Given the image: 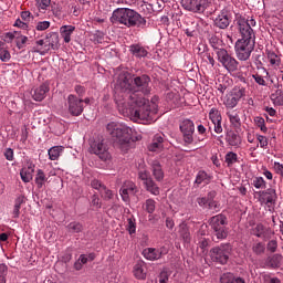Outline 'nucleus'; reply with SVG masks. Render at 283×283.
I'll return each mask as SVG.
<instances>
[{
  "label": "nucleus",
  "mask_w": 283,
  "mask_h": 283,
  "mask_svg": "<svg viewBox=\"0 0 283 283\" xmlns=\"http://www.w3.org/2000/svg\"><path fill=\"white\" fill-rule=\"evenodd\" d=\"M280 260H282V255L274 254L272 258L268 259V264L270 269H277L280 266Z\"/></svg>",
  "instance_id": "obj_41"
},
{
  "label": "nucleus",
  "mask_w": 283,
  "mask_h": 283,
  "mask_svg": "<svg viewBox=\"0 0 283 283\" xmlns=\"http://www.w3.org/2000/svg\"><path fill=\"white\" fill-rule=\"evenodd\" d=\"M65 107L71 116H81L85 109V105H83V98H78L74 94H70L67 96Z\"/></svg>",
  "instance_id": "obj_6"
},
{
  "label": "nucleus",
  "mask_w": 283,
  "mask_h": 283,
  "mask_svg": "<svg viewBox=\"0 0 283 283\" xmlns=\"http://www.w3.org/2000/svg\"><path fill=\"white\" fill-rule=\"evenodd\" d=\"M253 235H255L256 238H261V240H271V237L273 235V230L262 223H258L253 228Z\"/></svg>",
  "instance_id": "obj_16"
},
{
  "label": "nucleus",
  "mask_w": 283,
  "mask_h": 283,
  "mask_svg": "<svg viewBox=\"0 0 283 283\" xmlns=\"http://www.w3.org/2000/svg\"><path fill=\"white\" fill-rule=\"evenodd\" d=\"M48 28H50V21H41L38 22L35 30L43 32L44 30H48Z\"/></svg>",
  "instance_id": "obj_58"
},
{
  "label": "nucleus",
  "mask_w": 283,
  "mask_h": 283,
  "mask_svg": "<svg viewBox=\"0 0 283 283\" xmlns=\"http://www.w3.org/2000/svg\"><path fill=\"white\" fill-rule=\"evenodd\" d=\"M164 138L161 135H155L153 143L148 146L149 151H160L163 149Z\"/></svg>",
  "instance_id": "obj_26"
},
{
  "label": "nucleus",
  "mask_w": 283,
  "mask_h": 283,
  "mask_svg": "<svg viewBox=\"0 0 283 283\" xmlns=\"http://www.w3.org/2000/svg\"><path fill=\"white\" fill-rule=\"evenodd\" d=\"M268 60L270 61V65L273 67H280V63H282L280 56H277L273 51H268Z\"/></svg>",
  "instance_id": "obj_39"
},
{
  "label": "nucleus",
  "mask_w": 283,
  "mask_h": 283,
  "mask_svg": "<svg viewBox=\"0 0 283 283\" xmlns=\"http://www.w3.org/2000/svg\"><path fill=\"white\" fill-rule=\"evenodd\" d=\"M209 43L211 45V48H213L216 54H218V50H224L222 48H220L222 45V40H220V38H218V35H210L209 39Z\"/></svg>",
  "instance_id": "obj_37"
},
{
  "label": "nucleus",
  "mask_w": 283,
  "mask_h": 283,
  "mask_svg": "<svg viewBox=\"0 0 283 283\" xmlns=\"http://www.w3.org/2000/svg\"><path fill=\"white\" fill-rule=\"evenodd\" d=\"M10 59H12V55L6 46V42H0V61H2V63H8Z\"/></svg>",
  "instance_id": "obj_32"
},
{
  "label": "nucleus",
  "mask_w": 283,
  "mask_h": 283,
  "mask_svg": "<svg viewBox=\"0 0 283 283\" xmlns=\"http://www.w3.org/2000/svg\"><path fill=\"white\" fill-rule=\"evenodd\" d=\"M254 125L259 127V129L263 133L266 134L269 132V128L266 127V122L264 120V117L262 116H255L253 118Z\"/></svg>",
  "instance_id": "obj_38"
},
{
  "label": "nucleus",
  "mask_w": 283,
  "mask_h": 283,
  "mask_svg": "<svg viewBox=\"0 0 283 283\" xmlns=\"http://www.w3.org/2000/svg\"><path fill=\"white\" fill-rule=\"evenodd\" d=\"M106 130L112 138H115L122 145H127L132 140V134H134L132 127L120 122H109L106 125Z\"/></svg>",
  "instance_id": "obj_4"
},
{
  "label": "nucleus",
  "mask_w": 283,
  "mask_h": 283,
  "mask_svg": "<svg viewBox=\"0 0 283 283\" xmlns=\"http://www.w3.org/2000/svg\"><path fill=\"white\" fill-rule=\"evenodd\" d=\"M33 52L41 54V56H45V53L50 52V48L45 44V40H38L33 46Z\"/></svg>",
  "instance_id": "obj_27"
},
{
  "label": "nucleus",
  "mask_w": 283,
  "mask_h": 283,
  "mask_svg": "<svg viewBox=\"0 0 283 283\" xmlns=\"http://www.w3.org/2000/svg\"><path fill=\"white\" fill-rule=\"evenodd\" d=\"M48 48L49 50H57L59 49V35L54 34L50 38L48 41Z\"/></svg>",
  "instance_id": "obj_45"
},
{
  "label": "nucleus",
  "mask_w": 283,
  "mask_h": 283,
  "mask_svg": "<svg viewBox=\"0 0 283 283\" xmlns=\"http://www.w3.org/2000/svg\"><path fill=\"white\" fill-rule=\"evenodd\" d=\"M146 191L151 193L153 196H160V188L154 181V179H149L146 184H144Z\"/></svg>",
  "instance_id": "obj_29"
},
{
  "label": "nucleus",
  "mask_w": 283,
  "mask_h": 283,
  "mask_svg": "<svg viewBox=\"0 0 283 283\" xmlns=\"http://www.w3.org/2000/svg\"><path fill=\"white\" fill-rule=\"evenodd\" d=\"M179 129L182 134L184 143L186 145H193V132H196V126L191 119H184L180 123Z\"/></svg>",
  "instance_id": "obj_8"
},
{
  "label": "nucleus",
  "mask_w": 283,
  "mask_h": 283,
  "mask_svg": "<svg viewBox=\"0 0 283 283\" xmlns=\"http://www.w3.org/2000/svg\"><path fill=\"white\" fill-rule=\"evenodd\" d=\"M92 41H94L95 43H103V41H105V34H103V32L101 31H96L93 34Z\"/></svg>",
  "instance_id": "obj_56"
},
{
  "label": "nucleus",
  "mask_w": 283,
  "mask_h": 283,
  "mask_svg": "<svg viewBox=\"0 0 283 283\" xmlns=\"http://www.w3.org/2000/svg\"><path fill=\"white\" fill-rule=\"evenodd\" d=\"M178 233L184 242H191V232H189V226H187V223L181 222L179 224Z\"/></svg>",
  "instance_id": "obj_25"
},
{
  "label": "nucleus",
  "mask_w": 283,
  "mask_h": 283,
  "mask_svg": "<svg viewBox=\"0 0 283 283\" xmlns=\"http://www.w3.org/2000/svg\"><path fill=\"white\" fill-rule=\"evenodd\" d=\"M275 200H277V193L273 188L263 191L261 195V202L264 205H275Z\"/></svg>",
  "instance_id": "obj_20"
},
{
  "label": "nucleus",
  "mask_w": 283,
  "mask_h": 283,
  "mask_svg": "<svg viewBox=\"0 0 283 283\" xmlns=\"http://www.w3.org/2000/svg\"><path fill=\"white\" fill-rule=\"evenodd\" d=\"M135 193H138V187L133 181H125L119 190V196L126 205H129V196H134Z\"/></svg>",
  "instance_id": "obj_10"
},
{
  "label": "nucleus",
  "mask_w": 283,
  "mask_h": 283,
  "mask_svg": "<svg viewBox=\"0 0 283 283\" xmlns=\"http://www.w3.org/2000/svg\"><path fill=\"white\" fill-rule=\"evenodd\" d=\"M21 205H25V197L24 196H19L14 200L12 218H14L15 220L19 219V217L21 216Z\"/></svg>",
  "instance_id": "obj_24"
},
{
  "label": "nucleus",
  "mask_w": 283,
  "mask_h": 283,
  "mask_svg": "<svg viewBox=\"0 0 283 283\" xmlns=\"http://www.w3.org/2000/svg\"><path fill=\"white\" fill-rule=\"evenodd\" d=\"M91 205H92V207H95V209H101V207H102L101 198H98V196H96V195H93Z\"/></svg>",
  "instance_id": "obj_62"
},
{
  "label": "nucleus",
  "mask_w": 283,
  "mask_h": 283,
  "mask_svg": "<svg viewBox=\"0 0 283 283\" xmlns=\"http://www.w3.org/2000/svg\"><path fill=\"white\" fill-rule=\"evenodd\" d=\"M197 203L199 207H202V209L207 208V205H209V199L207 197H199L197 198Z\"/></svg>",
  "instance_id": "obj_63"
},
{
  "label": "nucleus",
  "mask_w": 283,
  "mask_h": 283,
  "mask_svg": "<svg viewBox=\"0 0 283 283\" xmlns=\"http://www.w3.org/2000/svg\"><path fill=\"white\" fill-rule=\"evenodd\" d=\"M50 92V87L46 84H41L39 87L34 88L31 93L33 101L41 103L45 98V94Z\"/></svg>",
  "instance_id": "obj_18"
},
{
  "label": "nucleus",
  "mask_w": 283,
  "mask_h": 283,
  "mask_svg": "<svg viewBox=\"0 0 283 283\" xmlns=\"http://www.w3.org/2000/svg\"><path fill=\"white\" fill-rule=\"evenodd\" d=\"M82 264H87L90 260H94V254H90L88 256L86 254H81L80 258L77 259Z\"/></svg>",
  "instance_id": "obj_61"
},
{
  "label": "nucleus",
  "mask_w": 283,
  "mask_h": 283,
  "mask_svg": "<svg viewBox=\"0 0 283 283\" xmlns=\"http://www.w3.org/2000/svg\"><path fill=\"white\" fill-rule=\"evenodd\" d=\"M76 31V27L72 24L62 25L60 28V35L64 40V43H70L72 41V34Z\"/></svg>",
  "instance_id": "obj_19"
},
{
  "label": "nucleus",
  "mask_w": 283,
  "mask_h": 283,
  "mask_svg": "<svg viewBox=\"0 0 283 283\" xmlns=\"http://www.w3.org/2000/svg\"><path fill=\"white\" fill-rule=\"evenodd\" d=\"M167 253H169V249H167V247H161L159 249L146 248L143 250L142 255H144L145 260L154 262L156 260H160L163 255H167Z\"/></svg>",
  "instance_id": "obj_9"
},
{
  "label": "nucleus",
  "mask_w": 283,
  "mask_h": 283,
  "mask_svg": "<svg viewBox=\"0 0 283 283\" xmlns=\"http://www.w3.org/2000/svg\"><path fill=\"white\" fill-rule=\"evenodd\" d=\"M133 273L137 280H145L147 273H145V262L138 261L133 269Z\"/></svg>",
  "instance_id": "obj_23"
},
{
  "label": "nucleus",
  "mask_w": 283,
  "mask_h": 283,
  "mask_svg": "<svg viewBox=\"0 0 283 283\" xmlns=\"http://www.w3.org/2000/svg\"><path fill=\"white\" fill-rule=\"evenodd\" d=\"M252 251L255 255H262L266 251V245L263 242H256L252 245Z\"/></svg>",
  "instance_id": "obj_40"
},
{
  "label": "nucleus",
  "mask_w": 283,
  "mask_h": 283,
  "mask_svg": "<svg viewBox=\"0 0 283 283\" xmlns=\"http://www.w3.org/2000/svg\"><path fill=\"white\" fill-rule=\"evenodd\" d=\"M209 224L213 231L217 240H226L229 233L227 232V217L224 214H217L209 220Z\"/></svg>",
  "instance_id": "obj_5"
},
{
  "label": "nucleus",
  "mask_w": 283,
  "mask_h": 283,
  "mask_svg": "<svg viewBox=\"0 0 283 283\" xmlns=\"http://www.w3.org/2000/svg\"><path fill=\"white\" fill-rule=\"evenodd\" d=\"M91 187L101 192V190L105 187V185H103V182H101L98 179H93L91 181Z\"/></svg>",
  "instance_id": "obj_60"
},
{
  "label": "nucleus",
  "mask_w": 283,
  "mask_h": 283,
  "mask_svg": "<svg viewBox=\"0 0 283 283\" xmlns=\"http://www.w3.org/2000/svg\"><path fill=\"white\" fill-rule=\"evenodd\" d=\"M151 171L155 180H157V182H163L165 179V171L163 170L160 161L155 160L151 163Z\"/></svg>",
  "instance_id": "obj_21"
},
{
  "label": "nucleus",
  "mask_w": 283,
  "mask_h": 283,
  "mask_svg": "<svg viewBox=\"0 0 283 283\" xmlns=\"http://www.w3.org/2000/svg\"><path fill=\"white\" fill-rule=\"evenodd\" d=\"M102 198H104V200H112L114 198V192L109 189H107V187H103V189L99 191Z\"/></svg>",
  "instance_id": "obj_49"
},
{
  "label": "nucleus",
  "mask_w": 283,
  "mask_h": 283,
  "mask_svg": "<svg viewBox=\"0 0 283 283\" xmlns=\"http://www.w3.org/2000/svg\"><path fill=\"white\" fill-rule=\"evenodd\" d=\"M261 70L264 75H260V73H256L252 75V78H254L258 85H261L262 87H266V80L264 78H269V71H266V69L264 67H261Z\"/></svg>",
  "instance_id": "obj_30"
},
{
  "label": "nucleus",
  "mask_w": 283,
  "mask_h": 283,
  "mask_svg": "<svg viewBox=\"0 0 283 283\" xmlns=\"http://www.w3.org/2000/svg\"><path fill=\"white\" fill-rule=\"evenodd\" d=\"M226 140L231 147H239V145L242 143L240 136H238L235 133H229Z\"/></svg>",
  "instance_id": "obj_35"
},
{
  "label": "nucleus",
  "mask_w": 283,
  "mask_h": 283,
  "mask_svg": "<svg viewBox=\"0 0 283 283\" xmlns=\"http://www.w3.org/2000/svg\"><path fill=\"white\" fill-rule=\"evenodd\" d=\"M51 3H52V0H40L39 8L40 10H48Z\"/></svg>",
  "instance_id": "obj_64"
},
{
  "label": "nucleus",
  "mask_w": 283,
  "mask_h": 283,
  "mask_svg": "<svg viewBox=\"0 0 283 283\" xmlns=\"http://www.w3.org/2000/svg\"><path fill=\"white\" fill-rule=\"evenodd\" d=\"M231 24V17H229V10L222 9L220 13L214 19V25L216 28H219L220 30H227L229 25Z\"/></svg>",
  "instance_id": "obj_13"
},
{
  "label": "nucleus",
  "mask_w": 283,
  "mask_h": 283,
  "mask_svg": "<svg viewBox=\"0 0 283 283\" xmlns=\"http://www.w3.org/2000/svg\"><path fill=\"white\" fill-rule=\"evenodd\" d=\"M126 230L130 235H133V233H136V219H133V218L127 219Z\"/></svg>",
  "instance_id": "obj_47"
},
{
  "label": "nucleus",
  "mask_w": 283,
  "mask_h": 283,
  "mask_svg": "<svg viewBox=\"0 0 283 283\" xmlns=\"http://www.w3.org/2000/svg\"><path fill=\"white\" fill-rule=\"evenodd\" d=\"M91 151L98 156L102 160H108L109 151H107V146L103 140H95L91 144Z\"/></svg>",
  "instance_id": "obj_11"
},
{
  "label": "nucleus",
  "mask_w": 283,
  "mask_h": 283,
  "mask_svg": "<svg viewBox=\"0 0 283 283\" xmlns=\"http://www.w3.org/2000/svg\"><path fill=\"white\" fill-rule=\"evenodd\" d=\"M147 213H154L156 211V201L154 199H147L145 202Z\"/></svg>",
  "instance_id": "obj_48"
},
{
  "label": "nucleus",
  "mask_w": 283,
  "mask_h": 283,
  "mask_svg": "<svg viewBox=\"0 0 283 283\" xmlns=\"http://www.w3.org/2000/svg\"><path fill=\"white\" fill-rule=\"evenodd\" d=\"M45 182H48V177L43 170L39 169L35 175V185L38 189H43V185H45Z\"/></svg>",
  "instance_id": "obj_33"
},
{
  "label": "nucleus",
  "mask_w": 283,
  "mask_h": 283,
  "mask_svg": "<svg viewBox=\"0 0 283 283\" xmlns=\"http://www.w3.org/2000/svg\"><path fill=\"white\" fill-rule=\"evenodd\" d=\"M20 177L22 182H30V180H32V172H30L29 170L22 169L20 171Z\"/></svg>",
  "instance_id": "obj_53"
},
{
  "label": "nucleus",
  "mask_w": 283,
  "mask_h": 283,
  "mask_svg": "<svg viewBox=\"0 0 283 283\" xmlns=\"http://www.w3.org/2000/svg\"><path fill=\"white\" fill-rule=\"evenodd\" d=\"M150 83L151 77L147 74L135 76L130 82L127 77H124L123 81L117 83L123 98V101L116 98L117 107H119V112L129 116L134 123L149 120L151 113L156 114L158 109V105H156L158 97L151 99L153 109L149 99L143 97L151 94Z\"/></svg>",
  "instance_id": "obj_1"
},
{
  "label": "nucleus",
  "mask_w": 283,
  "mask_h": 283,
  "mask_svg": "<svg viewBox=\"0 0 283 283\" xmlns=\"http://www.w3.org/2000/svg\"><path fill=\"white\" fill-rule=\"evenodd\" d=\"M230 125H232L234 127V129H240V127H242V119L240 118L242 112L240 109H228L226 112Z\"/></svg>",
  "instance_id": "obj_17"
},
{
  "label": "nucleus",
  "mask_w": 283,
  "mask_h": 283,
  "mask_svg": "<svg viewBox=\"0 0 283 283\" xmlns=\"http://www.w3.org/2000/svg\"><path fill=\"white\" fill-rule=\"evenodd\" d=\"M256 140L259 142L261 149H266L269 147V138H266V136L258 134Z\"/></svg>",
  "instance_id": "obj_50"
},
{
  "label": "nucleus",
  "mask_w": 283,
  "mask_h": 283,
  "mask_svg": "<svg viewBox=\"0 0 283 283\" xmlns=\"http://www.w3.org/2000/svg\"><path fill=\"white\" fill-rule=\"evenodd\" d=\"M217 60L219 61V63H221V65H224L228 60L230 57H232L231 54H229V51H227V49H222V50H217Z\"/></svg>",
  "instance_id": "obj_34"
},
{
  "label": "nucleus",
  "mask_w": 283,
  "mask_h": 283,
  "mask_svg": "<svg viewBox=\"0 0 283 283\" xmlns=\"http://www.w3.org/2000/svg\"><path fill=\"white\" fill-rule=\"evenodd\" d=\"M271 101L275 107H283V95L282 94H272Z\"/></svg>",
  "instance_id": "obj_46"
},
{
  "label": "nucleus",
  "mask_w": 283,
  "mask_h": 283,
  "mask_svg": "<svg viewBox=\"0 0 283 283\" xmlns=\"http://www.w3.org/2000/svg\"><path fill=\"white\" fill-rule=\"evenodd\" d=\"M224 163L227 167H233L238 163V154L233 151H228L224 156Z\"/></svg>",
  "instance_id": "obj_36"
},
{
  "label": "nucleus",
  "mask_w": 283,
  "mask_h": 283,
  "mask_svg": "<svg viewBox=\"0 0 283 283\" xmlns=\"http://www.w3.org/2000/svg\"><path fill=\"white\" fill-rule=\"evenodd\" d=\"M129 52L136 59H145V56H147V54H149L147 49H145V46H143L142 44H132L129 46Z\"/></svg>",
  "instance_id": "obj_22"
},
{
  "label": "nucleus",
  "mask_w": 283,
  "mask_h": 283,
  "mask_svg": "<svg viewBox=\"0 0 283 283\" xmlns=\"http://www.w3.org/2000/svg\"><path fill=\"white\" fill-rule=\"evenodd\" d=\"M224 70H227V72H238V70H240V62H238V60H235V57H230L224 64L223 66Z\"/></svg>",
  "instance_id": "obj_28"
},
{
  "label": "nucleus",
  "mask_w": 283,
  "mask_h": 283,
  "mask_svg": "<svg viewBox=\"0 0 283 283\" xmlns=\"http://www.w3.org/2000/svg\"><path fill=\"white\" fill-rule=\"evenodd\" d=\"M238 30L241 39L235 42L234 52L239 61H249L255 50V19L239 17L237 19Z\"/></svg>",
  "instance_id": "obj_2"
},
{
  "label": "nucleus",
  "mask_w": 283,
  "mask_h": 283,
  "mask_svg": "<svg viewBox=\"0 0 283 283\" xmlns=\"http://www.w3.org/2000/svg\"><path fill=\"white\" fill-rule=\"evenodd\" d=\"M111 23L115 25H125L126 28H147V20L133 9L118 8L113 11Z\"/></svg>",
  "instance_id": "obj_3"
},
{
  "label": "nucleus",
  "mask_w": 283,
  "mask_h": 283,
  "mask_svg": "<svg viewBox=\"0 0 283 283\" xmlns=\"http://www.w3.org/2000/svg\"><path fill=\"white\" fill-rule=\"evenodd\" d=\"M235 280V276H233L232 273H224L222 274V276L220 277V282L221 283H233Z\"/></svg>",
  "instance_id": "obj_54"
},
{
  "label": "nucleus",
  "mask_w": 283,
  "mask_h": 283,
  "mask_svg": "<svg viewBox=\"0 0 283 283\" xmlns=\"http://www.w3.org/2000/svg\"><path fill=\"white\" fill-rule=\"evenodd\" d=\"M18 34H19V32H17V31H14V32H7L4 34L6 43H12V41H14V39H17Z\"/></svg>",
  "instance_id": "obj_57"
},
{
  "label": "nucleus",
  "mask_w": 283,
  "mask_h": 283,
  "mask_svg": "<svg viewBox=\"0 0 283 283\" xmlns=\"http://www.w3.org/2000/svg\"><path fill=\"white\" fill-rule=\"evenodd\" d=\"M213 180V175L207 172L206 170H199L196 175L193 185L195 187H207V185H211Z\"/></svg>",
  "instance_id": "obj_14"
},
{
  "label": "nucleus",
  "mask_w": 283,
  "mask_h": 283,
  "mask_svg": "<svg viewBox=\"0 0 283 283\" xmlns=\"http://www.w3.org/2000/svg\"><path fill=\"white\" fill-rule=\"evenodd\" d=\"M209 118L213 125L216 134H222V115L220 114V111H218L216 107H212L209 112Z\"/></svg>",
  "instance_id": "obj_12"
},
{
  "label": "nucleus",
  "mask_w": 283,
  "mask_h": 283,
  "mask_svg": "<svg viewBox=\"0 0 283 283\" xmlns=\"http://www.w3.org/2000/svg\"><path fill=\"white\" fill-rule=\"evenodd\" d=\"M266 249L270 251V253H275V251H277V240H270L266 244Z\"/></svg>",
  "instance_id": "obj_55"
},
{
  "label": "nucleus",
  "mask_w": 283,
  "mask_h": 283,
  "mask_svg": "<svg viewBox=\"0 0 283 283\" xmlns=\"http://www.w3.org/2000/svg\"><path fill=\"white\" fill-rule=\"evenodd\" d=\"M238 103H240V102L233 95L228 97L224 101V106H226L227 112H228V109H233L234 107H238Z\"/></svg>",
  "instance_id": "obj_42"
},
{
  "label": "nucleus",
  "mask_w": 283,
  "mask_h": 283,
  "mask_svg": "<svg viewBox=\"0 0 283 283\" xmlns=\"http://www.w3.org/2000/svg\"><path fill=\"white\" fill-rule=\"evenodd\" d=\"M181 6L188 12H205L202 0H181Z\"/></svg>",
  "instance_id": "obj_15"
},
{
  "label": "nucleus",
  "mask_w": 283,
  "mask_h": 283,
  "mask_svg": "<svg viewBox=\"0 0 283 283\" xmlns=\"http://www.w3.org/2000/svg\"><path fill=\"white\" fill-rule=\"evenodd\" d=\"M48 154L51 160H59L63 154V146H53L48 150Z\"/></svg>",
  "instance_id": "obj_31"
},
{
  "label": "nucleus",
  "mask_w": 283,
  "mask_h": 283,
  "mask_svg": "<svg viewBox=\"0 0 283 283\" xmlns=\"http://www.w3.org/2000/svg\"><path fill=\"white\" fill-rule=\"evenodd\" d=\"M67 229L71 233H81V231H83V224H81V222L73 221L69 223Z\"/></svg>",
  "instance_id": "obj_43"
},
{
  "label": "nucleus",
  "mask_w": 283,
  "mask_h": 283,
  "mask_svg": "<svg viewBox=\"0 0 283 283\" xmlns=\"http://www.w3.org/2000/svg\"><path fill=\"white\" fill-rule=\"evenodd\" d=\"M211 259L219 264H227L229 262V255H231V245L221 244L220 247L213 248L210 251Z\"/></svg>",
  "instance_id": "obj_7"
},
{
  "label": "nucleus",
  "mask_w": 283,
  "mask_h": 283,
  "mask_svg": "<svg viewBox=\"0 0 283 283\" xmlns=\"http://www.w3.org/2000/svg\"><path fill=\"white\" fill-rule=\"evenodd\" d=\"M28 43V36L25 35H19V33L15 36V44L18 50H23L25 48V44Z\"/></svg>",
  "instance_id": "obj_44"
},
{
  "label": "nucleus",
  "mask_w": 283,
  "mask_h": 283,
  "mask_svg": "<svg viewBox=\"0 0 283 283\" xmlns=\"http://www.w3.org/2000/svg\"><path fill=\"white\" fill-rule=\"evenodd\" d=\"M74 92H75V94H77V96H78L77 98H82V97L85 96L86 90H85V86L75 85L74 86Z\"/></svg>",
  "instance_id": "obj_59"
},
{
  "label": "nucleus",
  "mask_w": 283,
  "mask_h": 283,
  "mask_svg": "<svg viewBox=\"0 0 283 283\" xmlns=\"http://www.w3.org/2000/svg\"><path fill=\"white\" fill-rule=\"evenodd\" d=\"M265 186H266V182L264 181V178L255 177L253 179V187H255V189H264Z\"/></svg>",
  "instance_id": "obj_51"
},
{
  "label": "nucleus",
  "mask_w": 283,
  "mask_h": 283,
  "mask_svg": "<svg viewBox=\"0 0 283 283\" xmlns=\"http://www.w3.org/2000/svg\"><path fill=\"white\" fill-rule=\"evenodd\" d=\"M138 178L144 182V185H146L148 180H153L151 176L149 175V171L147 170L139 171Z\"/></svg>",
  "instance_id": "obj_52"
}]
</instances>
